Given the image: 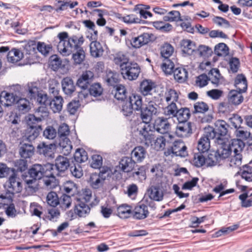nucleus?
<instances>
[{"label":"nucleus","instance_id":"f257e3e1","mask_svg":"<svg viewBox=\"0 0 252 252\" xmlns=\"http://www.w3.org/2000/svg\"><path fill=\"white\" fill-rule=\"evenodd\" d=\"M59 41L57 44L58 52L63 56L67 57L72 54V59L75 64L81 63L85 58V52L82 47L84 42L82 35H73L69 36L67 32H63L57 35Z\"/></svg>","mask_w":252,"mask_h":252},{"label":"nucleus","instance_id":"f03ea898","mask_svg":"<svg viewBox=\"0 0 252 252\" xmlns=\"http://www.w3.org/2000/svg\"><path fill=\"white\" fill-rule=\"evenodd\" d=\"M50 99L45 94L39 93L37 94V102L41 106L39 107L35 111L34 115H29V120L40 122L48 116V111L46 107L49 105Z\"/></svg>","mask_w":252,"mask_h":252},{"label":"nucleus","instance_id":"7ed1b4c3","mask_svg":"<svg viewBox=\"0 0 252 252\" xmlns=\"http://www.w3.org/2000/svg\"><path fill=\"white\" fill-rule=\"evenodd\" d=\"M7 187L5 192L0 195V198L6 199L8 202H11L14 194L20 192L23 187L20 179L15 175L11 176L9 178Z\"/></svg>","mask_w":252,"mask_h":252},{"label":"nucleus","instance_id":"20e7f679","mask_svg":"<svg viewBox=\"0 0 252 252\" xmlns=\"http://www.w3.org/2000/svg\"><path fill=\"white\" fill-rule=\"evenodd\" d=\"M123 66L121 71L124 79L132 81L138 78L140 72V68L137 63L129 62Z\"/></svg>","mask_w":252,"mask_h":252},{"label":"nucleus","instance_id":"39448f33","mask_svg":"<svg viewBox=\"0 0 252 252\" xmlns=\"http://www.w3.org/2000/svg\"><path fill=\"white\" fill-rule=\"evenodd\" d=\"M237 90H231L228 94V102H223L220 104L219 109L223 112L227 111L229 107V104L238 106L241 104L244 101V96L242 93Z\"/></svg>","mask_w":252,"mask_h":252},{"label":"nucleus","instance_id":"423d86ee","mask_svg":"<svg viewBox=\"0 0 252 252\" xmlns=\"http://www.w3.org/2000/svg\"><path fill=\"white\" fill-rule=\"evenodd\" d=\"M159 113V107L152 100L148 102L146 106L142 109L140 117L143 122H151L154 116Z\"/></svg>","mask_w":252,"mask_h":252},{"label":"nucleus","instance_id":"0eeeda50","mask_svg":"<svg viewBox=\"0 0 252 252\" xmlns=\"http://www.w3.org/2000/svg\"><path fill=\"white\" fill-rule=\"evenodd\" d=\"M53 167L52 164H46L42 165L39 164H35L32 165V168L29 170L28 173L30 178L37 180L41 179L44 176V173L48 169H52Z\"/></svg>","mask_w":252,"mask_h":252},{"label":"nucleus","instance_id":"6e6552de","mask_svg":"<svg viewBox=\"0 0 252 252\" xmlns=\"http://www.w3.org/2000/svg\"><path fill=\"white\" fill-rule=\"evenodd\" d=\"M56 145L55 144H46L45 142L39 143L37 147V153L44 156L47 159H53L55 158Z\"/></svg>","mask_w":252,"mask_h":252},{"label":"nucleus","instance_id":"1a4fd4ad","mask_svg":"<svg viewBox=\"0 0 252 252\" xmlns=\"http://www.w3.org/2000/svg\"><path fill=\"white\" fill-rule=\"evenodd\" d=\"M187 148L183 141L179 140L175 141L170 149H168L165 152L166 155H169L171 154L176 156L185 157L188 155Z\"/></svg>","mask_w":252,"mask_h":252},{"label":"nucleus","instance_id":"9d476101","mask_svg":"<svg viewBox=\"0 0 252 252\" xmlns=\"http://www.w3.org/2000/svg\"><path fill=\"white\" fill-rule=\"evenodd\" d=\"M157 85L156 83L151 80L145 79L140 84L139 92L144 96L152 95L156 92Z\"/></svg>","mask_w":252,"mask_h":252},{"label":"nucleus","instance_id":"9b49d317","mask_svg":"<svg viewBox=\"0 0 252 252\" xmlns=\"http://www.w3.org/2000/svg\"><path fill=\"white\" fill-rule=\"evenodd\" d=\"M153 126L155 130L161 134L167 133L171 129L168 119L164 117H158L155 120Z\"/></svg>","mask_w":252,"mask_h":252},{"label":"nucleus","instance_id":"f8f14e48","mask_svg":"<svg viewBox=\"0 0 252 252\" xmlns=\"http://www.w3.org/2000/svg\"><path fill=\"white\" fill-rule=\"evenodd\" d=\"M175 133L178 137L187 138L192 133V124L191 122L178 123Z\"/></svg>","mask_w":252,"mask_h":252},{"label":"nucleus","instance_id":"ddd939ff","mask_svg":"<svg viewBox=\"0 0 252 252\" xmlns=\"http://www.w3.org/2000/svg\"><path fill=\"white\" fill-rule=\"evenodd\" d=\"M38 122L36 121L29 120V117L28 119V124L29 127L28 128L26 132V136L29 141H32L38 137L40 132L42 130L40 126L35 125Z\"/></svg>","mask_w":252,"mask_h":252},{"label":"nucleus","instance_id":"4468645a","mask_svg":"<svg viewBox=\"0 0 252 252\" xmlns=\"http://www.w3.org/2000/svg\"><path fill=\"white\" fill-rule=\"evenodd\" d=\"M53 167L56 168V173L57 176H60V173L64 172L70 166L69 159L62 156H58L55 159V164Z\"/></svg>","mask_w":252,"mask_h":252},{"label":"nucleus","instance_id":"2eb2a0df","mask_svg":"<svg viewBox=\"0 0 252 252\" xmlns=\"http://www.w3.org/2000/svg\"><path fill=\"white\" fill-rule=\"evenodd\" d=\"M147 155L146 150L141 146L135 147L131 151L130 157L136 163H141Z\"/></svg>","mask_w":252,"mask_h":252},{"label":"nucleus","instance_id":"dca6fc26","mask_svg":"<svg viewBox=\"0 0 252 252\" xmlns=\"http://www.w3.org/2000/svg\"><path fill=\"white\" fill-rule=\"evenodd\" d=\"M208 81H210L215 87L221 84L223 81V77L217 68H212L208 73Z\"/></svg>","mask_w":252,"mask_h":252},{"label":"nucleus","instance_id":"f3484780","mask_svg":"<svg viewBox=\"0 0 252 252\" xmlns=\"http://www.w3.org/2000/svg\"><path fill=\"white\" fill-rule=\"evenodd\" d=\"M91 211L89 205L85 202H76L74 207V213L79 217H86Z\"/></svg>","mask_w":252,"mask_h":252},{"label":"nucleus","instance_id":"a211bd4d","mask_svg":"<svg viewBox=\"0 0 252 252\" xmlns=\"http://www.w3.org/2000/svg\"><path fill=\"white\" fill-rule=\"evenodd\" d=\"M91 55L95 58L102 57L104 52L102 45L97 41H93L90 44Z\"/></svg>","mask_w":252,"mask_h":252},{"label":"nucleus","instance_id":"6ab92c4d","mask_svg":"<svg viewBox=\"0 0 252 252\" xmlns=\"http://www.w3.org/2000/svg\"><path fill=\"white\" fill-rule=\"evenodd\" d=\"M136 163L131 157H125L120 161L119 165L122 171L129 172L134 169Z\"/></svg>","mask_w":252,"mask_h":252},{"label":"nucleus","instance_id":"aec40b11","mask_svg":"<svg viewBox=\"0 0 252 252\" xmlns=\"http://www.w3.org/2000/svg\"><path fill=\"white\" fill-rule=\"evenodd\" d=\"M150 37L149 33H144L137 37L133 38L131 44L133 47L138 48L147 44L150 40Z\"/></svg>","mask_w":252,"mask_h":252},{"label":"nucleus","instance_id":"412c9836","mask_svg":"<svg viewBox=\"0 0 252 252\" xmlns=\"http://www.w3.org/2000/svg\"><path fill=\"white\" fill-rule=\"evenodd\" d=\"M150 123L143 122L144 125L139 131L140 134L143 136L145 140V143L148 145L152 143V140L154 139V135L150 133L151 130Z\"/></svg>","mask_w":252,"mask_h":252},{"label":"nucleus","instance_id":"4be33fe9","mask_svg":"<svg viewBox=\"0 0 252 252\" xmlns=\"http://www.w3.org/2000/svg\"><path fill=\"white\" fill-rule=\"evenodd\" d=\"M57 174L55 171L53 167L52 169H48L44 173L43 177L44 184L47 187L53 188L55 186V176Z\"/></svg>","mask_w":252,"mask_h":252},{"label":"nucleus","instance_id":"5701e85b","mask_svg":"<svg viewBox=\"0 0 252 252\" xmlns=\"http://www.w3.org/2000/svg\"><path fill=\"white\" fill-rule=\"evenodd\" d=\"M92 196V192L90 189H84L78 192L75 196V200L77 202H89Z\"/></svg>","mask_w":252,"mask_h":252},{"label":"nucleus","instance_id":"b1692460","mask_svg":"<svg viewBox=\"0 0 252 252\" xmlns=\"http://www.w3.org/2000/svg\"><path fill=\"white\" fill-rule=\"evenodd\" d=\"M149 215L148 207L143 204L137 205L134 210L133 217L138 220L144 219Z\"/></svg>","mask_w":252,"mask_h":252},{"label":"nucleus","instance_id":"393cba45","mask_svg":"<svg viewBox=\"0 0 252 252\" xmlns=\"http://www.w3.org/2000/svg\"><path fill=\"white\" fill-rule=\"evenodd\" d=\"M131 106L135 111H141L142 109L143 100L141 95L136 94H132L129 96L127 100Z\"/></svg>","mask_w":252,"mask_h":252},{"label":"nucleus","instance_id":"a878e982","mask_svg":"<svg viewBox=\"0 0 252 252\" xmlns=\"http://www.w3.org/2000/svg\"><path fill=\"white\" fill-rule=\"evenodd\" d=\"M235 86L238 91L245 93L247 91L248 83L246 77L242 74H238L235 79Z\"/></svg>","mask_w":252,"mask_h":252},{"label":"nucleus","instance_id":"bb28decb","mask_svg":"<svg viewBox=\"0 0 252 252\" xmlns=\"http://www.w3.org/2000/svg\"><path fill=\"white\" fill-rule=\"evenodd\" d=\"M63 99L61 96L57 95L50 100L49 105L54 113L60 112L63 108Z\"/></svg>","mask_w":252,"mask_h":252},{"label":"nucleus","instance_id":"cd10ccee","mask_svg":"<svg viewBox=\"0 0 252 252\" xmlns=\"http://www.w3.org/2000/svg\"><path fill=\"white\" fill-rule=\"evenodd\" d=\"M59 148L64 155H68L71 151L72 146L70 140L67 137L59 138Z\"/></svg>","mask_w":252,"mask_h":252},{"label":"nucleus","instance_id":"c85d7f7f","mask_svg":"<svg viewBox=\"0 0 252 252\" xmlns=\"http://www.w3.org/2000/svg\"><path fill=\"white\" fill-rule=\"evenodd\" d=\"M204 137L208 138V140L211 139H215V142L218 144H223V140L224 139L220 137L218 134L217 131L212 127H209L205 129V134Z\"/></svg>","mask_w":252,"mask_h":252},{"label":"nucleus","instance_id":"c756f323","mask_svg":"<svg viewBox=\"0 0 252 252\" xmlns=\"http://www.w3.org/2000/svg\"><path fill=\"white\" fill-rule=\"evenodd\" d=\"M63 91L67 95L71 94L75 90L73 80L69 77L63 78L62 81Z\"/></svg>","mask_w":252,"mask_h":252},{"label":"nucleus","instance_id":"7c9ffc66","mask_svg":"<svg viewBox=\"0 0 252 252\" xmlns=\"http://www.w3.org/2000/svg\"><path fill=\"white\" fill-rule=\"evenodd\" d=\"M104 80L108 85L114 87L119 81V74L111 70H107Z\"/></svg>","mask_w":252,"mask_h":252},{"label":"nucleus","instance_id":"2f4dec72","mask_svg":"<svg viewBox=\"0 0 252 252\" xmlns=\"http://www.w3.org/2000/svg\"><path fill=\"white\" fill-rule=\"evenodd\" d=\"M190 116L189 109L185 107L178 109L174 117L177 118L178 123H187L189 122L188 120Z\"/></svg>","mask_w":252,"mask_h":252},{"label":"nucleus","instance_id":"473e14b6","mask_svg":"<svg viewBox=\"0 0 252 252\" xmlns=\"http://www.w3.org/2000/svg\"><path fill=\"white\" fill-rule=\"evenodd\" d=\"M231 152L233 151V154H240L245 146V144L240 139H232L230 142L227 144Z\"/></svg>","mask_w":252,"mask_h":252},{"label":"nucleus","instance_id":"72a5a7b5","mask_svg":"<svg viewBox=\"0 0 252 252\" xmlns=\"http://www.w3.org/2000/svg\"><path fill=\"white\" fill-rule=\"evenodd\" d=\"M222 142H223V144H219L220 146L216 151L220 160L227 158L231 154V151L225 139H223Z\"/></svg>","mask_w":252,"mask_h":252},{"label":"nucleus","instance_id":"f704fd0d","mask_svg":"<svg viewBox=\"0 0 252 252\" xmlns=\"http://www.w3.org/2000/svg\"><path fill=\"white\" fill-rule=\"evenodd\" d=\"M181 46L184 53L191 55L195 51V43L189 39H183L181 42Z\"/></svg>","mask_w":252,"mask_h":252},{"label":"nucleus","instance_id":"c9c22d12","mask_svg":"<svg viewBox=\"0 0 252 252\" xmlns=\"http://www.w3.org/2000/svg\"><path fill=\"white\" fill-rule=\"evenodd\" d=\"M149 196L152 200L160 201L163 199L162 191L158 187H152L148 190Z\"/></svg>","mask_w":252,"mask_h":252},{"label":"nucleus","instance_id":"e433bc0d","mask_svg":"<svg viewBox=\"0 0 252 252\" xmlns=\"http://www.w3.org/2000/svg\"><path fill=\"white\" fill-rule=\"evenodd\" d=\"M23 57V53L19 49H13L9 51L7 55L8 62L15 63L20 61Z\"/></svg>","mask_w":252,"mask_h":252},{"label":"nucleus","instance_id":"4c0bfd02","mask_svg":"<svg viewBox=\"0 0 252 252\" xmlns=\"http://www.w3.org/2000/svg\"><path fill=\"white\" fill-rule=\"evenodd\" d=\"M174 76L178 82L183 83L188 78V72L185 68L178 67L174 70Z\"/></svg>","mask_w":252,"mask_h":252},{"label":"nucleus","instance_id":"58836bf2","mask_svg":"<svg viewBox=\"0 0 252 252\" xmlns=\"http://www.w3.org/2000/svg\"><path fill=\"white\" fill-rule=\"evenodd\" d=\"M215 129L219 136H225L228 132V125L223 120H218L215 124Z\"/></svg>","mask_w":252,"mask_h":252},{"label":"nucleus","instance_id":"ea45409f","mask_svg":"<svg viewBox=\"0 0 252 252\" xmlns=\"http://www.w3.org/2000/svg\"><path fill=\"white\" fill-rule=\"evenodd\" d=\"M174 52L173 46L170 44L164 43L160 47L161 56L165 60L169 58L173 55Z\"/></svg>","mask_w":252,"mask_h":252},{"label":"nucleus","instance_id":"a19ab883","mask_svg":"<svg viewBox=\"0 0 252 252\" xmlns=\"http://www.w3.org/2000/svg\"><path fill=\"white\" fill-rule=\"evenodd\" d=\"M131 214V207L130 206L123 204L117 208V214L121 219L128 218Z\"/></svg>","mask_w":252,"mask_h":252},{"label":"nucleus","instance_id":"79ce46f5","mask_svg":"<svg viewBox=\"0 0 252 252\" xmlns=\"http://www.w3.org/2000/svg\"><path fill=\"white\" fill-rule=\"evenodd\" d=\"M105 180L103 177H101L98 174L95 173L91 175L89 183L90 186L94 189H97L103 186Z\"/></svg>","mask_w":252,"mask_h":252},{"label":"nucleus","instance_id":"37998d69","mask_svg":"<svg viewBox=\"0 0 252 252\" xmlns=\"http://www.w3.org/2000/svg\"><path fill=\"white\" fill-rule=\"evenodd\" d=\"M34 147L31 144H24L20 147L19 153L24 158H31L33 154Z\"/></svg>","mask_w":252,"mask_h":252},{"label":"nucleus","instance_id":"c03bdc74","mask_svg":"<svg viewBox=\"0 0 252 252\" xmlns=\"http://www.w3.org/2000/svg\"><path fill=\"white\" fill-rule=\"evenodd\" d=\"M18 96L13 93H5L3 99L0 100L2 105L6 107L11 106L16 102Z\"/></svg>","mask_w":252,"mask_h":252},{"label":"nucleus","instance_id":"a18cd8bd","mask_svg":"<svg viewBox=\"0 0 252 252\" xmlns=\"http://www.w3.org/2000/svg\"><path fill=\"white\" fill-rule=\"evenodd\" d=\"M113 61L116 64L120 66L121 70L124 67L123 65H126L129 62V59L122 52H119L115 55Z\"/></svg>","mask_w":252,"mask_h":252},{"label":"nucleus","instance_id":"49530a36","mask_svg":"<svg viewBox=\"0 0 252 252\" xmlns=\"http://www.w3.org/2000/svg\"><path fill=\"white\" fill-rule=\"evenodd\" d=\"M25 182V189L28 194H32L36 191L37 189L36 180L33 179H26Z\"/></svg>","mask_w":252,"mask_h":252},{"label":"nucleus","instance_id":"de8ad7c7","mask_svg":"<svg viewBox=\"0 0 252 252\" xmlns=\"http://www.w3.org/2000/svg\"><path fill=\"white\" fill-rule=\"evenodd\" d=\"M16 103L19 111L23 113L28 112L30 109V102L25 98H19L18 97Z\"/></svg>","mask_w":252,"mask_h":252},{"label":"nucleus","instance_id":"09e8293b","mask_svg":"<svg viewBox=\"0 0 252 252\" xmlns=\"http://www.w3.org/2000/svg\"><path fill=\"white\" fill-rule=\"evenodd\" d=\"M210 148V142L208 138L202 136L198 141L197 149L200 152H207Z\"/></svg>","mask_w":252,"mask_h":252},{"label":"nucleus","instance_id":"8fccbe9b","mask_svg":"<svg viewBox=\"0 0 252 252\" xmlns=\"http://www.w3.org/2000/svg\"><path fill=\"white\" fill-rule=\"evenodd\" d=\"M176 103H169L163 109V114L169 118L174 117L178 111Z\"/></svg>","mask_w":252,"mask_h":252},{"label":"nucleus","instance_id":"3c124183","mask_svg":"<svg viewBox=\"0 0 252 252\" xmlns=\"http://www.w3.org/2000/svg\"><path fill=\"white\" fill-rule=\"evenodd\" d=\"M116 17L126 24L138 23L140 22V19L135 17V16L133 14L122 16V14L117 13L116 14Z\"/></svg>","mask_w":252,"mask_h":252},{"label":"nucleus","instance_id":"603ef678","mask_svg":"<svg viewBox=\"0 0 252 252\" xmlns=\"http://www.w3.org/2000/svg\"><path fill=\"white\" fill-rule=\"evenodd\" d=\"M75 160L78 163H82L87 161L88 159L87 153L83 149H77L74 155Z\"/></svg>","mask_w":252,"mask_h":252},{"label":"nucleus","instance_id":"864d4df0","mask_svg":"<svg viewBox=\"0 0 252 252\" xmlns=\"http://www.w3.org/2000/svg\"><path fill=\"white\" fill-rule=\"evenodd\" d=\"M46 202L50 206L56 207L60 203L57 194L54 191L49 192L46 196Z\"/></svg>","mask_w":252,"mask_h":252},{"label":"nucleus","instance_id":"5fc2aeb1","mask_svg":"<svg viewBox=\"0 0 252 252\" xmlns=\"http://www.w3.org/2000/svg\"><path fill=\"white\" fill-rule=\"evenodd\" d=\"M179 95L175 90L170 89L165 94V101L167 103H176L178 101Z\"/></svg>","mask_w":252,"mask_h":252},{"label":"nucleus","instance_id":"6e6d98bb","mask_svg":"<svg viewBox=\"0 0 252 252\" xmlns=\"http://www.w3.org/2000/svg\"><path fill=\"white\" fill-rule=\"evenodd\" d=\"M153 142H154V148L157 151H160L164 148L166 144V140L162 136H159L156 139H155L154 137V139L152 140V143L150 144L151 145H153Z\"/></svg>","mask_w":252,"mask_h":252},{"label":"nucleus","instance_id":"4d7b16f0","mask_svg":"<svg viewBox=\"0 0 252 252\" xmlns=\"http://www.w3.org/2000/svg\"><path fill=\"white\" fill-rule=\"evenodd\" d=\"M216 151L210 153L206 158L207 166H213L218 163L220 161Z\"/></svg>","mask_w":252,"mask_h":252},{"label":"nucleus","instance_id":"13d9d810","mask_svg":"<svg viewBox=\"0 0 252 252\" xmlns=\"http://www.w3.org/2000/svg\"><path fill=\"white\" fill-rule=\"evenodd\" d=\"M60 207L63 210H66L69 208L71 204L72 200L71 197L65 194H63L62 195L60 199H59Z\"/></svg>","mask_w":252,"mask_h":252},{"label":"nucleus","instance_id":"bf43d9fd","mask_svg":"<svg viewBox=\"0 0 252 252\" xmlns=\"http://www.w3.org/2000/svg\"><path fill=\"white\" fill-rule=\"evenodd\" d=\"M162 71L166 74H171L172 73H174L173 69L174 67V64L169 59H166L164 61V62L161 66Z\"/></svg>","mask_w":252,"mask_h":252},{"label":"nucleus","instance_id":"052dcab7","mask_svg":"<svg viewBox=\"0 0 252 252\" xmlns=\"http://www.w3.org/2000/svg\"><path fill=\"white\" fill-rule=\"evenodd\" d=\"M164 21L173 22L181 21L180 13L178 11L173 10L169 12L163 17Z\"/></svg>","mask_w":252,"mask_h":252},{"label":"nucleus","instance_id":"680f3d73","mask_svg":"<svg viewBox=\"0 0 252 252\" xmlns=\"http://www.w3.org/2000/svg\"><path fill=\"white\" fill-rule=\"evenodd\" d=\"M242 157L240 154H233L229 161V165L232 167H239L242 164Z\"/></svg>","mask_w":252,"mask_h":252},{"label":"nucleus","instance_id":"e2e57ef3","mask_svg":"<svg viewBox=\"0 0 252 252\" xmlns=\"http://www.w3.org/2000/svg\"><path fill=\"white\" fill-rule=\"evenodd\" d=\"M193 164L197 167H201L206 164V158L201 153L195 154L192 160Z\"/></svg>","mask_w":252,"mask_h":252},{"label":"nucleus","instance_id":"0e129e2a","mask_svg":"<svg viewBox=\"0 0 252 252\" xmlns=\"http://www.w3.org/2000/svg\"><path fill=\"white\" fill-rule=\"evenodd\" d=\"M77 186L73 182L67 181L63 185V190L66 193H70L73 195L77 190Z\"/></svg>","mask_w":252,"mask_h":252},{"label":"nucleus","instance_id":"69168bd1","mask_svg":"<svg viewBox=\"0 0 252 252\" xmlns=\"http://www.w3.org/2000/svg\"><path fill=\"white\" fill-rule=\"evenodd\" d=\"M88 91L90 95L97 96L102 94L103 89L99 83H95L91 86Z\"/></svg>","mask_w":252,"mask_h":252},{"label":"nucleus","instance_id":"338daca9","mask_svg":"<svg viewBox=\"0 0 252 252\" xmlns=\"http://www.w3.org/2000/svg\"><path fill=\"white\" fill-rule=\"evenodd\" d=\"M239 198L241 201V206L248 208L252 206V197H248L247 193H244L239 195Z\"/></svg>","mask_w":252,"mask_h":252},{"label":"nucleus","instance_id":"774afa93","mask_svg":"<svg viewBox=\"0 0 252 252\" xmlns=\"http://www.w3.org/2000/svg\"><path fill=\"white\" fill-rule=\"evenodd\" d=\"M242 178L248 182L252 181V167L245 166L241 173Z\"/></svg>","mask_w":252,"mask_h":252}]
</instances>
